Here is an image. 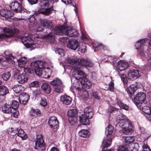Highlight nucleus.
<instances>
[{"label": "nucleus", "instance_id": "1", "mask_svg": "<svg viewBox=\"0 0 151 151\" xmlns=\"http://www.w3.org/2000/svg\"><path fill=\"white\" fill-rule=\"evenodd\" d=\"M66 60L67 63L73 66V75L83 76L84 73L82 70L83 67H90L93 65L90 60L87 59L67 57Z\"/></svg>", "mask_w": 151, "mask_h": 151}, {"label": "nucleus", "instance_id": "2", "mask_svg": "<svg viewBox=\"0 0 151 151\" xmlns=\"http://www.w3.org/2000/svg\"><path fill=\"white\" fill-rule=\"evenodd\" d=\"M147 40V38L140 40L136 42L135 46L138 54L142 57L143 60L146 58L148 60H151V52H149V54L147 53L146 51L147 50L148 47L147 45H143Z\"/></svg>", "mask_w": 151, "mask_h": 151}, {"label": "nucleus", "instance_id": "3", "mask_svg": "<svg viewBox=\"0 0 151 151\" xmlns=\"http://www.w3.org/2000/svg\"><path fill=\"white\" fill-rule=\"evenodd\" d=\"M45 63L43 61L37 60L32 62L30 66L31 68L27 67L24 68V70L25 73L33 74L34 73V71L35 69L37 68L40 66V68H44L45 65Z\"/></svg>", "mask_w": 151, "mask_h": 151}, {"label": "nucleus", "instance_id": "4", "mask_svg": "<svg viewBox=\"0 0 151 151\" xmlns=\"http://www.w3.org/2000/svg\"><path fill=\"white\" fill-rule=\"evenodd\" d=\"M40 6L42 9H44L43 11H40V12L45 15H49L51 12L53 10L52 6L50 5L49 0H41Z\"/></svg>", "mask_w": 151, "mask_h": 151}, {"label": "nucleus", "instance_id": "5", "mask_svg": "<svg viewBox=\"0 0 151 151\" xmlns=\"http://www.w3.org/2000/svg\"><path fill=\"white\" fill-rule=\"evenodd\" d=\"M3 30L5 34H0V39L10 37H12L13 34H17L19 32V30L14 27L3 28Z\"/></svg>", "mask_w": 151, "mask_h": 151}, {"label": "nucleus", "instance_id": "6", "mask_svg": "<svg viewBox=\"0 0 151 151\" xmlns=\"http://www.w3.org/2000/svg\"><path fill=\"white\" fill-rule=\"evenodd\" d=\"M146 97V94L143 92H140L136 94L134 98V101L139 109H141L142 104L145 100Z\"/></svg>", "mask_w": 151, "mask_h": 151}, {"label": "nucleus", "instance_id": "7", "mask_svg": "<svg viewBox=\"0 0 151 151\" xmlns=\"http://www.w3.org/2000/svg\"><path fill=\"white\" fill-rule=\"evenodd\" d=\"M76 79L79 80L82 85H83L87 88H89L91 87V82L85 77V75L81 76L80 75H74Z\"/></svg>", "mask_w": 151, "mask_h": 151}, {"label": "nucleus", "instance_id": "8", "mask_svg": "<svg viewBox=\"0 0 151 151\" xmlns=\"http://www.w3.org/2000/svg\"><path fill=\"white\" fill-rule=\"evenodd\" d=\"M116 119L117 124L120 127L123 125L126 126V125H129V123L130 122L125 116L121 114L117 116Z\"/></svg>", "mask_w": 151, "mask_h": 151}, {"label": "nucleus", "instance_id": "9", "mask_svg": "<svg viewBox=\"0 0 151 151\" xmlns=\"http://www.w3.org/2000/svg\"><path fill=\"white\" fill-rule=\"evenodd\" d=\"M140 71L137 69H132L129 70L128 73V78L130 80H134L140 76Z\"/></svg>", "mask_w": 151, "mask_h": 151}, {"label": "nucleus", "instance_id": "10", "mask_svg": "<svg viewBox=\"0 0 151 151\" xmlns=\"http://www.w3.org/2000/svg\"><path fill=\"white\" fill-rule=\"evenodd\" d=\"M22 42L27 48L31 47L34 44L32 42V39L29 37L22 36L21 37Z\"/></svg>", "mask_w": 151, "mask_h": 151}, {"label": "nucleus", "instance_id": "11", "mask_svg": "<svg viewBox=\"0 0 151 151\" xmlns=\"http://www.w3.org/2000/svg\"><path fill=\"white\" fill-rule=\"evenodd\" d=\"M65 30L66 33L65 35L69 37H76L78 36L79 35L77 30L71 27H66Z\"/></svg>", "mask_w": 151, "mask_h": 151}, {"label": "nucleus", "instance_id": "12", "mask_svg": "<svg viewBox=\"0 0 151 151\" xmlns=\"http://www.w3.org/2000/svg\"><path fill=\"white\" fill-rule=\"evenodd\" d=\"M27 73H22L19 74L15 78L17 82L20 84H23L26 82L28 80V77Z\"/></svg>", "mask_w": 151, "mask_h": 151}, {"label": "nucleus", "instance_id": "13", "mask_svg": "<svg viewBox=\"0 0 151 151\" xmlns=\"http://www.w3.org/2000/svg\"><path fill=\"white\" fill-rule=\"evenodd\" d=\"M48 123L50 126L53 129L58 128L59 125L58 121L57 118L55 116H52L50 118Z\"/></svg>", "mask_w": 151, "mask_h": 151}, {"label": "nucleus", "instance_id": "14", "mask_svg": "<svg viewBox=\"0 0 151 151\" xmlns=\"http://www.w3.org/2000/svg\"><path fill=\"white\" fill-rule=\"evenodd\" d=\"M11 10L17 12H19L22 10V7L20 4L17 2L12 3L10 6Z\"/></svg>", "mask_w": 151, "mask_h": 151}, {"label": "nucleus", "instance_id": "15", "mask_svg": "<svg viewBox=\"0 0 151 151\" xmlns=\"http://www.w3.org/2000/svg\"><path fill=\"white\" fill-rule=\"evenodd\" d=\"M60 100L63 104L66 105L70 104L72 101V98L70 96L66 95L61 96Z\"/></svg>", "mask_w": 151, "mask_h": 151}, {"label": "nucleus", "instance_id": "16", "mask_svg": "<svg viewBox=\"0 0 151 151\" xmlns=\"http://www.w3.org/2000/svg\"><path fill=\"white\" fill-rule=\"evenodd\" d=\"M35 148L38 149L43 150L44 149V142L42 137H37V139L35 143Z\"/></svg>", "mask_w": 151, "mask_h": 151}, {"label": "nucleus", "instance_id": "17", "mask_svg": "<svg viewBox=\"0 0 151 151\" xmlns=\"http://www.w3.org/2000/svg\"><path fill=\"white\" fill-rule=\"evenodd\" d=\"M123 128L122 132L124 134L128 135L130 134L132 132V126L131 122L129 123V125H123L122 126H120Z\"/></svg>", "mask_w": 151, "mask_h": 151}, {"label": "nucleus", "instance_id": "18", "mask_svg": "<svg viewBox=\"0 0 151 151\" xmlns=\"http://www.w3.org/2000/svg\"><path fill=\"white\" fill-rule=\"evenodd\" d=\"M78 46V42L77 40L75 39L69 40L67 45L68 47L73 50H76Z\"/></svg>", "mask_w": 151, "mask_h": 151}, {"label": "nucleus", "instance_id": "19", "mask_svg": "<svg viewBox=\"0 0 151 151\" xmlns=\"http://www.w3.org/2000/svg\"><path fill=\"white\" fill-rule=\"evenodd\" d=\"M65 28L66 27L63 26L56 28L54 30H52V33L54 32L56 35H65L66 33L65 32Z\"/></svg>", "mask_w": 151, "mask_h": 151}, {"label": "nucleus", "instance_id": "20", "mask_svg": "<svg viewBox=\"0 0 151 151\" xmlns=\"http://www.w3.org/2000/svg\"><path fill=\"white\" fill-rule=\"evenodd\" d=\"M29 99V96L28 94L25 93L20 94L19 97V100L21 103L25 104L28 101Z\"/></svg>", "mask_w": 151, "mask_h": 151}, {"label": "nucleus", "instance_id": "21", "mask_svg": "<svg viewBox=\"0 0 151 151\" xmlns=\"http://www.w3.org/2000/svg\"><path fill=\"white\" fill-rule=\"evenodd\" d=\"M5 55V58H0V63H1L3 62L5 60H10L12 61L14 59L12 55V53L8 51H6L4 52Z\"/></svg>", "mask_w": 151, "mask_h": 151}, {"label": "nucleus", "instance_id": "22", "mask_svg": "<svg viewBox=\"0 0 151 151\" xmlns=\"http://www.w3.org/2000/svg\"><path fill=\"white\" fill-rule=\"evenodd\" d=\"M128 66V63L124 61L121 60L117 63V68L120 71L124 70Z\"/></svg>", "mask_w": 151, "mask_h": 151}, {"label": "nucleus", "instance_id": "23", "mask_svg": "<svg viewBox=\"0 0 151 151\" xmlns=\"http://www.w3.org/2000/svg\"><path fill=\"white\" fill-rule=\"evenodd\" d=\"M41 23L42 25L46 28L51 29L53 25V24L51 21L46 19L41 20Z\"/></svg>", "mask_w": 151, "mask_h": 151}, {"label": "nucleus", "instance_id": "24", "mask_svg": "<svg viewBox=\"0 0 151 151\" xmlns=\"http://www.w3.org/2000/svg\"><path fill=\"white\" fill-rule=\"evenodd\" d=\"M83 114L87 116L89 119H91L93 115V110L92 108L91 107H86L84 110Z\"/></svg>", "mask_w": 151, "mask_h": 151}, {"label": "nucleus", "instance_id": "25", "mask_svg": "<svg viewBox=\"0 0 151 151\" xmlns=\"http://www.w3.org/2000/svg\"><path fill=\"white\" fill-rule=\"evenodd\" d=\"M0 14L2 16L7 18L12 17L13 15L12 12L9 10L4 9L0 11Z\"/></svg>", "mask_w": 151, "mask_h": 151}, {"label": "nucleus", "instance_id": "26", "mask_svg": "<svg viewBox=\"0 0 151 151\" xmlns=\"http://www.w3.org/2000/svg\"><path fill=\"white\" fill-rule=\"evenodd\" d=\"M79 121L81 124L83 125L89 124V118L84 114H82L79 116Z\"/></svg>", "mask_w": 151, "mask_h": 151}, {"label": "nucleus", "instance_id": "27", "mask_svg": "<svg viewBox=\"0 0 151 151\" xmlns=\"http://www.w3.org/2000/svg\"><path fill=\"white\" fill-rule=\"evenodd\" d=\"M77 80L76 79V81L73 83L72 87L70 88L71 91L73 92H74V89L72 88H73L74 89L78 90V92H79V91L82 90L83 88L82 86H81L79 85V83L78 82Z\"/></svg>", "mask_w": 151, "mask_h": 151}, {"label": "nucleus", "instance_id": "28", "mask_svg": "<svg viewBox=\"0 0 151 151\" xmlns=\"http://www.w3.org/2000/svg\"><path fill=\"white\" fill-rule=\"evenodd\" d=\"M137 89V87L136 85L132 84L130 85L126 89V91L129 94L132 95Z\"/></svg>", "mask_w": 151, "mask_h": 151}, {"label": "nucleus", "instance_id": "29", "mask_svg": "<svg viewBox=\"0 0 151 151\" xmlns=\"http://www.w3.org/2000/svg\"><path fill=\"white\" fill-rule=\"evenodd\" d=\"M29 115L32 117H36L41 114V112L39 109L31 108L29 111Z\"/></svg>", "mask_w": 151, "mask_h": 151}, {"label": "nucleus", "instance_id": "30", "mask_svg": "<svg viewBox=\"0 0 151 151\" xmlns=\"http://www.w3.org/2000/svg\"><path fill=\"white\" fill-rule=\"evenodd\" d=\"M17 135L21 137L23 140H25L27 138V134L22 129H19L18 131Z\"/></svg>", "mask_w": 151, "mask_h": 151}, {"label": "nucleus", "instance_id": "31", "mask_svg": "<svg viewBox=\"0 0 151 151\" xmlns=\"http://www.w3.org/2000/svg\"><path fill=\"white\" fill-rule=\"evenodd\" d=\"M41 88L45 92L49 93L50 92L51 88L50 86L47 83H43L41 86Z\"/></svg>", "mask_w": 151, "mask_h": 151}, {"label": "nucleus", "instance_id": "32", "mask_svg": "<svg viewBox=\"0 0 151 151\" xmlns=\"http://www.w3.org/2000/svg\"><path fill=\"white\" fill-rule=\"evenodd\" d=\"M79 135L83 137H88L89 136L90 133L88 130L82 129L79 132Z\"/></svg>", "mask_w": 151, "mask_h": 151}, {"label": "nucleus", "instance_id": "33", "mask_svg": "<svg viewBox=\"0 0 151 151\" xmlns=\"http://www.w3.org/2000/svg\"><path fill=\"white\" fill-rule=\"evenodd\" d=\"M142 106L141 109H142V111L145 114L148 115H150V108L144 103L142 104Z\"/></svg>", "mask_w": 151, "mask_h": 151}, {"label": "nucleus", "instance_id": "34", "mask_svg": "<svg viewBox=\"0 0 151 151\" xmlns=\"http://www.w3.org/2000/svg\"><path fill=\"white\" fill-rule=\"evenodd\" d=\"M8 92V89L6 87L3 86H0V96H4Z\"/></svg>", "mask_w": 151, "mask_h": 151}, {"label": "nucleus", "instance_id": "35", "mask_svg": "<svg viewBox=\"0 0 151 151\" xmlns=\"http://www.w3.org/2000/svg\"><path fill=\"white\" fill-rule=\"evenodd\" d=\"M17 61L19 67H22L26 63L27 60L25 57H23L20 59H17Z\"/></svg>", "mask_w": 151, "mask_h": 151}, {"label": "nucleus", "instance_id": "36", "mask_svg": "<svg viewBox=\"0 0 151 151\" xmlns=\"http://www.w3.org/2000/svg\"><path fill=\"white\" fill-rule=\"evenodd\" d=\"M78 93L80 94V96L82 97V98L85 99H86L88 96V92L84 89L83 88L82 90L79 91Z\"/></svg>", "mask_w": 151, "mask_h": 151}, {"label": "nucleus", "instance_id": "37", "mask_svg": "<svg viewBox=\"0 0 151 151\" xmlns=\"http://www.w3.org/2000/svg\"><path fill=\"white\" fill-rule=\"evenodd\" d=\"M12 107L9 105H4L2 107V110L3 112L6 113H9L12 112Z\"/></svg>", "mask_w": 151, "mask_h": 151}, {"label": "nucleus", "instance_id": "38", "mask_svg": "<svg viewBox=\"0 0 151 151\" xmlns=\"http://www.w3.org/2000/svg\"><path fill=\"white\" fill-rule=\"evenodd\" d=\"M138 149V144L136 143L132 144L129 148V151H137Z\"/></svg>", "mask_w": 151, "mask_h": 151}, {"label": "nucleus", "instance_id": "39", "mask_svg": "<svg viewBox=\"0 0 151 151\" xmlns=\"http://www.w3.org/2000/svg\"><path fill=\"white\" fill-rule=\"evenodd\" d=\"M50 84L53 86H60L62 84V82L59 79L55 78L50 82Z\"/></svg>", "mask_w": 151, "mask_h": 151}, {"label": "nucleus", "instance_id": "40", "mask_svg": "<svg viewBox=\"0 0 151 151\" xmlns=\"http://www.w3.org/2000/svg\"><path fill=\"white\" fill-rule=\"evenodd\" d=\"M77 114V111L75 109H72L69 110L67 113V114L69 117H75V116Z\"/></svg>", "mask_w": 151, "mask_h": 151}, {"label": "nucleus", "instance_id": "41", "mask_svg": "<svg viewBox=\"0 0 151 151\" xmlns=\"http://www.w3.org/2000/svg\"><path fill=\"white\" fill-rule=\"evenodd\" d=\"M134 140V138L132 137H126L124 139L125 144L128 145L130 144Z\"/></svg>", "mask_w": 151, "mask_h": 151}, {"label": "nucleus", "instance_id": "42", "mask_svg": "<svg viewBox=\"0 0 151 151\" xmlns=\"http://www.w3.org/2000/svg\"><path fill=\"white\" fill-rule=\"evenodd\" d=\"M104 142H106L105 145L104 146V149L107 148L111 144V138H106L105 139H104L102 142V143H104Z\"/></svg>", "mask_w": 151, "mask_h": 151}, {"label": "nucleus", "instance_id": "43", "mask_svg": "<svg viewBox=\"0 0 151 151\" xmlns=\"http://www.w3.org/2000/svg\"><path fill=\"white\" fill-rule=\"evenodd\" d=\"M114 130L113 127L111 125H109L106 129V133L110 135L112 134Z\"/></svg>", "mask_w": 151, "mask_h": 151}, {"label": "nucleus", "instance_id": "44", "mask_svg": "<svg viewBox=\"0 0 151 151\" xmlns=\"http://www.w3.org/2000/svg\"><path fill=\"white\" fill-rule=\"evenodd\" d=\"M43 68H40V66L37 68L35 69V73L38 76H41L42 75V72L43 70Z\"/></svg>", "mask_w": 151, "mask_h": 151}, {"label": "nucleus", "instance_id": "45", "mask_svg": "<svg viewBox=\"0 0 151 151\" xmlns=\"http://www.w3.org/2000/svg\"><path fill=\"white\" fill-rule=\"evenodd\" d=\"M117 105L122 109H123L126 110L128 109L129 107L126 104H123L122 102L119 101H117Z\"/></svg>", "mask_w": 151, "mask_h": 151}, {"label": "nucleus", "instance_id": "46", "mask_svg": "<svg viewBox=\"0 0 151 151\" xmlns=\"http://www.w3.org/2000/svg\"><path fill=\"white\" fill-rule=\"evenodd\" d=\"M11 74L9 72L4 73L2 75V78L4 81H7L10 77Z\"/></svg>", "mask_w": 151, "mask_h": 151}, {"label": "nucleus", "instance_id": "47", "mask_svg": "<svg viewBox=\"0 0 151 151\" xmlns=\"http://www.w3.org/2000/svg\"><path fill=\"white\" fill-rule=\"evenodd\" d=\"M19 103L15 100L13 101L10 104V106L13 109H15L18 107Z\"/></svg>", "mask_w": 151, "mask_h": 151}, {"label": "nucleus", "instance_id": "48", "mask_svg": "<svg viewBox=\"0 0 151 151\" xmlns=\"http://www.w3.org/2000/svg\"><path fill=\"white\" fill-rule=\"evenodd\" d=\"M47 101L45 98H41L40 101V104L41 106L45 107L47 105Z\"/></svg>", "mask_w": 151, "mask_h": 151}, {"label": "nucleus", "instance_id": "49", "mask_svg": "<svg viewBox=\"0 0 151 151\" xmlns=\"http://www.w3.org/2000/svg\"><path fill=\"white\" fill-rule=\"evenodd\" d=\"M55 52L61 56L64 55L65 51L63 49L61 48H57L55 50Z\"/></svg>", "mask_w": 151, "mask_h": 151}, {"label": "nucleus", "instance_id": "50", "mask_svg": "<svg viewBox=\"0 0 151 151\" xmlns=\"http://www.w3.org/2000/svg\"><path fill=\"white\" fill-rule=\"evenodd\" d=\"M119 75L122 81L124 83H126L127 82V77L126 74L124 73H119Z\"/></svg>", "mask_w": 151, "mask_h": 151}, {"label": "nucleus", "instance_id": "51", "mask_svg": "<svg viewBox=\"0 0 151 151\" xmlns=\"http://www.w3.org/2000/svg\"><path fill=\"white\" fill-rule=\"evenodd\" d=\"M78 121L77 118L76 117H73L70 119L69 122L71 125H74L76 124Z\"/></svg>", "mask_w": 151, "mask_h": 151}, {"label": "nucleus", "instance_id": "52", "mask_svg": "<svg viewBox=\"0 0 151 151\" xmlns=\"http://www.w3.org/2000/svg\"><path fill=\"white\" fill-rule=\"evenodd\" d=\"M39 85V82L37 81H34L29 84V87L31 88L32 87H37Z\"/></svg>", "mask_w": 151, "mask_h": 151}, {"label": "nucleus", "instance_id": "53", "mask_svg": "<svg viewBox=\"0 0 151 151\" xmlns=\"http://www.w3.org/2000/svg\"><path fill=\"white\" fill-rule=\"evenodd\" d=\"M86 48L85 44L83 43L81 46L79 48V50L81 53H84L86 51Z\"/></svg>", "mask_w": 151, "mask_h": 151}, {"label": "nucleus", "instance_id": "54", "mask_svg": "<svg viewBox=\"0 0 151 151\" xmlns=\"http://www.w3.org/2000/svg\"><path fill=\"white\" fill-rule=\"evenodd\" d=\"M52 33L50 34H48L46 36V37L47 39H50V42L53 41L52 40L54 39V35L53 34H52Z\"/></svg>", "mask_w": 151, "mask_h": 151}, {"label": "nucleus", "instance_id": "55", "mask_svg": "<svg viewBox=\"0 0 151 151\" xmlns=\"http://www.w3.org/2000/svg\"><path fill=\"white\" fill-rule=\"evenodd\" d=\"M19 114L18 111L14 109L12 114V116L14 118H17L19 115Z\"/></svg>", "mask_w": 151, "mask_h": 151}, {"label": "nucleus", "instance_id": "56", "mask_svg": "<svg viewBox=\"0 0 151 151\" xmlns=\"http://www.w3.org/2000/svg\"><path fill=\"white\" fill-rule=\"evenodd\" d=\"M127 147L124 146H120L117 151H128Z\"/></svg>", "mask_w": 151, "mask_h": 151}, {"label": "nucleus", "instance_id": "57", "mask_svg": "<svg viewBox=\"0 0 151 151\" xmlns=\"http://www.w3.org/2000/svg\"><path fill=\"white\" fill-rule=\"evenodd\" d=\"M54 91L57 93H61L63 92V89L60 87H55L54 88Z\"/></svg>", "mask_w": 151, "mask_h": 151}, {"label": "nucleus", "instance_id": "58", "mask_svg": "<svg viewBox=\"0 0 151 151\" xmlns=\"http://www.w3.org/2000/svg\"><path fill=\"white\" fill-rule=\"evenodd\" d=\"M114 83L112 82H111L109 84V87L108 88V90L113 91L114 90Z\"/></svg>", "mask_w": 151, "mask_h": 151}, {"label": "nucleus", "instance_id": "59", "mask_svg": "<svg viewBox=\"0 0 151 151\" xmlns=\"http://www.w3.org/2000/svg\"><path fill=\"white\" fill-rule=\"evenodd\" d=\"M41 76L45 78H48L50 77V76L48 73H46L45 71H44V70L42 72V74Z\"/></svg>", "mask_w": 151, "mask_h": 151}, {"label": "nucleus", "instance_id": "60", "mask_svg": "<svg viewBox=\"0 0 151 151\" xmlns=\"http://www.w3.org/2000/svg\"><path fill=\"white\" fill-rule=\"evenodd\" d=\"M29 21L32 23H35V19L33 16H31L29 19Z\"/></svg>", "mask_w": 151, "mask_h": 151}, {"label": "nucleus", "instance_id": "61", "mask_svg": "<svg viewBox=\"0 0 151 151\" xmlns=\"http://www.w3.org/2000/svg\"><path fill=\"white\" fill-rule=\"evenodd\" d=\"M31 4H36L38 2V0H27Z\"/></svg>", "mask_w": 151, "mask_h": 151}, {"label": "nucleus", "instance_id": "62", "mask_svg": "<svg viewBox=\"0 0 151 151\" xmlns=\"http://www.w3.org/2000/svg\"><path fill=\"white\" fill-rule=\"evenodd\" d=\"M61 1L66 5L70 4L71 3V0H61Z\"/></svg>", "mask_w": 151, "mask_h": 151}, {"label": "nucleus", "instance_id": "63", "mask_svg": "<svg viewBox=\"0 0 151 151\" xmlns=\"http://www.w3.org/2000/svg\"><path fill=\"white\" fill-rule=\"evenodd\" d=\"M93 97L97 99H99V97L98 96L97 93H96L94 92L93 93Z\"/></svg>", "mask_w": 151, "mask_h": 151}, {"label": "nucleus", "instance_id": "64", "mask_svg": "<svg viewBox=\"0 0 151 151\" xmlns=\"http://www.w3.org/2000/svg\"><path fill=\"white\" fill-rule=\"evenodd\" d=\"M19 71L18 70H15V72L14 73V78H16V76H17L19 73Z\"/></svg>", "mask_w": 151, "mask_h": 151}]
</instances>
